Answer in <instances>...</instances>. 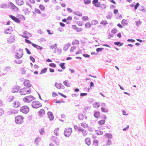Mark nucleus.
I'll return each mask as SVG.
<instances>
[{
  "label": "nucleus",
  "instance_id": "nucleus-32",
  "mask_svg": "<svg viewBox=\"0 0 146 146\" xmlns=\"http://www.w3.org/2000/svg\"><path fill=\"white\" fill-rule=\"evenodd\" d=\"M10 7L12 9H15L17 7L13 4L12 3H10Z\"/></svg>",
  "mask_w": 146,
  "mask_h": 146
},
{
  "label": "nucleus",
  "instance_id": "nucleus-31",
  "mask_svg": "<svg viewBox=\"0 0 146 146\" xmlns=\"http://www.w3.org/2000/svg\"><path fill=\"white\" fill-rule=\"evenodd\" d=\"M82 19L83 21H86L89 20V18L88 17L86 16L82 17Z\"/></svg>",
  "mask_w": 146,
  "mask_h": 146
},
{
  "label": "nucleus",
  "instance_id": "nucleus-36",
  "mask_svg": "<svg viewBox=\"0 0 146 146\" xmlns=\"http://www.w3.org/2000/svg\"><path fill=\"white\" fill-rule=\"evenodd\" d=\"M121 24L123 25H125L127 24V21L126 20L123 19L121 22Z\"/></svg>",
  "mask_w": 146,
  "mask_h": 146
},
{
  "label": "nucleus",
  "instance_id": "nucleus-47",
  "mask_svg": "<svg viewBox=\"0 0 146 146\" xmlns=\"http://www.w3.org/2000/svg\"><path fill=\"white\" fill-rule=\"evenodd\" d=\"M5 33L6 34H9L11 33V31L9 29H7L5 31Z\"/></svg>",
  "mask_w": 146,
  "mask_h": 146
},
{
  "label": "nucleus",
  "instance_id": "nucleus-12",
  "mask_svg": "<svg viewBox=\"0 0 146 146\" xmlns=\"http://www.w3.org/2000/svg\"><path fill=\"white\" fill-rule=\"evenodd\" d=\"M51 139L52 141L54 142L56 144L58 143V139L57 137H55L54 136H53L51 137Z\"/></svg>",
  "mask_w": 146,
  "mask_h": 146
},
{
  "label": "nucleus",
  "instance_id": "nucleus-1",
  "mask_svg": "<svg viewBox=\"0 0 146 146\" xmlns=\"http://www.w3.org/2000/svg\"><path fill=\"white\" fill-rule=\"evenodd\" d=\"M24 119V117L20 115L17 116L15 118V122L17 124H21L23 121Z\"/></svg>",
  "mask_w": 146,
  "mask_h": 146
},
{
  "label": "nucleus",
  "instance_id": "nucleus-48",
  "mask_svg": "<svg viewBox=\"0 0 146 146\" xmlns=\"http://www.w3.org/2000/svg\"><path fill=\"white\" fill-rule=\"evenodd\" d=\"M108 23L107 22L105 21H102L100 23V24L102 25H105L107 24Z\"/></svg>",
  "mask_w": 146,
  "mask_h": 146
},
{
  "label": "nucleus",
  "instance_id": "nucleus-30",
  "mask_svg": "<svg viewBox=\"0 0 146 146\" xmlns=\"http://www.w3.org/2000/svg\"><path fill=\"white\" fill-rule=\"evenodd\" d=\"M47 68H45L42 70L40 72V74H42L45 73L47 72Z\"/></svg>",
  "mask_w": 146,
  "mask_h": 146
},
{
  "label": "nucleus",
  "instance_id": "nucleus-18",
  "mask_svg": "<svg viewBox=\"0 0 146 146\" xmlns=\"http://www.w3.org/2000/svg\"><path fill=\"white\" fill-rule=\"evenodd\" d=\"M13 106L14 107L17 108L20 106V103L18 102H15L13 104Z\"/></svg>",
  "mask_w": 146,
  "mask_h": 146
},
{
  "label": "nucleus",
  "instance_id": "nucleus-22",
  "mask_svg": "<svg viewBox=\"0 0 146 146\" xmlns=\"http://www.w3.org/2000/svg\"><path fill=\"white\" fill-rule=\"evenodd\" d=\"M93 105L94 108H97L100 106V104L99 103L95 102Z\"/></svg>",
  "mask_w": 146,
  "mask_h": 146
},
{
  "label": "nucleus",
  "instance_id": "nucleus-29",
  "mask_svg": "<svg viewBox=\"0 0 146 146\" xmlns=\"http://www.w3.org/2000/svg\"><path fill=\"white\" fill-rule=\"evenodd\" d=\"M8 41L9 43H11L14 41V39L12 36H10L7 40Z\"/></svg>",
  "mask_w": 146,
  "mask_h": 146
},
{
  "label": "nucleus",
  "instance_id": "nucleus-3",
  "mask_svg": "<svg viewBox=\"0 0 146 146\" xmlns=\"http://www.w3.org/2000/svg\"><path fill=\"white\" fill-rule=\"evenodd\" d=\"M98 0H93L92 1V4L94 5L96 7H101L103 8H105L106 7L105 5L104 4L101 5L100 3L98 2Z\"/></svg>",
  "mask_w": 146,
  "mask_h": 146
},
{
  "label": "nucleus",
  "instance_id": "nucleus-33",
  "mask_svg": "<svg viewBox=\"0 0 146 146\" xmlns=\"http://www.w3.org/2000/svg\"><path fill=\"white\" fill-rule=\"evenodd\" d=\"M64 84L67 87L70 86V84L68 82L67 80H66L64 82H63Z\"/></svg>",
  "mask_w": 146,
  "mask_h": 146
},
{
  "label": "nucleus",
  "instance_id": "nucleus-60",
  "mask_svg": "<svg viewBox=\"0 0 146 146\" xmlns=\"http://www.w3.org/2000/svg\"><path fill=\"white\" fill-rule=\"evenodd\" d=\"M34 67L35 68L37 69L39 68V66L36 64H35L34 66Z\"/></svg>",
  "mask_w": 146,
  "mask_h": 146
},
{
  "label": "nucleus",
  "instance_id": "nucleus-50",
  "mask_svg": "<svg viewBox=\"0 0 146 146\" xmlns=\"http://www.w3.org/2000/svg\"><path fill=\"white\" fill-rule=\"evenodd\" d=\"M35 12L41 14V12L38 9H35Z\"/></svg>",
  "mask_w": 146,
  "mask_h": 146
},
{
  "label": "nucleus",
  "instance_id": "nucleus-37",
  "mask_svg": "<svg viewBox=\"0 0 146 146\" xmlns=\"http://www.w3.org/2000/svg\"><path fill=\"white\" fill-rule=\"evenodd\" d=\"M65 63H61L59 64V65L63 69H64L65 68V67L64 66Z\"/></svg>",
  "mask_w": 146,
  "mask_h": 146
},
{
  "label": "nucleus",
  "instance_id": "nucleus-15",
  "mask_svg": "<svg viewBox=\"0 0 146 146\" xmlns=\"http://www.w3.org/2000/svg\"><path fill=\"white\" fill-rule=\"evenodd\" d=\"M85 142L86 144L88 146H90L91 144V141L89 138H86L85 140Z\"/></svg>",
  "mask_w": 146,
  "mask_h": 146
},
{
  "label": "nucleus",
  "instance_id": "nucleus-55",
  "mask_svg": "<svg viewBox=\"0 0 146 146\" xmlns=\"http://www.w3.org/2000/svg\"><path fill=\"white\" fill-rule=\"evenodd\" d=\"M87 95V94L86 93H81L80 94V96H86Z\"/></svg>",
  "mask_w": 146,
  "mask_h": 146
},
{
  "label": "nucleus",
  "instance_id": "nucleus-21",
  "mask_svg": "<svg viewBox=\"0 0 146 146\" xmlns=\"http://www.w3.org/2000/svg\"><path fill=\"white\" fill-rule=\"evenodd\" d=\"M98 140H95L93 141V146H98Z\"/></svg>",
  "mask_w": 146,
  "mask_h": 146
},
{
  "label": "nucleus",
  "instance_id": "nucleus-44",
  "mask_svg": "<svg viewBox=\"0 0 146 146\" xmlns=\"http://www.w3.org/2000/svg\"><path fill=\"white\" fill-rule=\"evenodd\" d=\"M40 139L38 138H37L36 139L35 142V143L37 144L39 141H40Z\"/></svg>",
  "mask_w": 146,
  "mask_h": 146
},
{
  "label": "nucleus",
  "instance_id": "nucleus-16",
  "mask_svg": "<svg viewBox=\"0 0 146 146\" xmlns=\"http://www.w3.org/2000/svg\"><path fill=\"white\" fill-rule=\"evenodd\" d=\"M16 2L19 5H21L24 4V2L23 0H16Z\"/></svg>",
  "mask_w": 146,
  "mask_h": 146
},
{
  "label": "nucleus",
  "instance_id": "nucleus-26",
  "mask_svg": "<svg viewBox=\"0 0 146 146\" xmlns=\"http://www.w3.org/2000/svg\"><path fill=\"white\" fill-rule=\"evenodd\" d=\"M81 124V126L84 128H87L88 127V125L85 122H82Z\"/></svg>",
  "mask_w": 146,
  "mask_h": 146
},
{
  "label": "nucleus",
  "instance_id": "nucleus-39",
  "mask_svg": "<svg viewBox=\"0 0 146 146\" xmlns=\"http://www.w3.org/2000/svg\"><path fill=\"white\" fill-rule=\"evenodd\" d=\"M49 65L50 66L53 68H55L56 67V65L54 63H50Z\"/></svg>",
  "mask_w": 146,
  "mask_h": 146
},
{
  "label": "nucleus",
  "instance_id": "nucleus-8",
  "mask_svg": "<svg viewBox=\"0 0 146 146\" xmlns=\"http://www.w3.org/2000/svg\"><path fill=\"white\" fill-rule=\"evenodd\" d=\"M74 128L76 130H79L80 131H83V135H85L86 133V132L85 131H84V129H82V128L80 127L79 125H74Z\"/></svg>",
  "mask_w": 146,
  "mask_h": 146
},
{
  "label": "nucleus",
  "instance_id": "nucleus-2",
  "mask_svg": "<svg viewBox=\"0 0 146 146\" xmlns=\"http://www.w3.org/2000/svg\"><path fill=\"white\" fill-rule=\"evenodd\" d=\"M29 88H24L21 89L20 91V94L21 95H25L29 94L31 91Z\"/></svg>",
  "mask_w": 146,
  "mask_h": 146
},
{
  "label": "nucleus",
  "instance_id": "nucleus-45",
  "mask_svg": "<svg viewBox=\"0 0 146 146\" xmlns=\"http://www.w3.org/2000/svg\"><path fill=\"white\" fill-rule=\"evenodd\" d=\"M139 3H137L134 6V9L136 10L138 7L139 6Z\"/></svg>",
  "mask_w": 146,
  "mask_h": 146
},
{
  "label": "nucleus",
  "instance_id": "nucleus-9",
  "mask_svg": "<svg viewBox=\"0 0 146 146\" xmlns=\"http://www.w3.org/2000/svg\"><path fill=\"white\" fill-rule=\"evenodd\" d=\"M23 52L20 50H18L17 51L15 57L16 58H20L22 56Z\"/></svg>",
  "mask_w": 146,
  "mask_h": 146
},
{
  "label": "nucleus",
  "instance_id": "nucleus-43",
  "mask_svg": "<svg viewBox=\"0 0 146 146\" xmlns=\"http://www.w3.org/2000/svg\"><path fill=\"white\" fill-rule=\"evenodd\" d=\"M103 48H98L96 49V51L97 52H99L102 51L103 49Z\"/></svg>",
  "mask_w": 146,
  "mask_h": 146
},
{
  "label": "nucleus",
  "instance_id": "nucleus-25",
  "mask_svg": "<svg viewBox=\"0 0 146 146\" xmlns=\"http://www.w3.org/2000/svg\"><path fill=\"white\" fill-rule=\"evenodd\" d=\"M54 134L57 136V135H59V131L58 128L56 129L54 131Z\"/></svg>",
  "mask_w": 146,
  "mask_h": 146
},
{
  "label": "nucleus",
  "instance_id": "nucleus-11",
  "mask_svg": "<svg viewBox=\"0 0 146 146\" xmlns=\"http://www.w3.org/2000/svg\"><path fill=\"white\" fill-rule=\"evenodd\" d=\"M9 16L15 22L18 23H20V20L15 17H14L12 15H10Z\"/></svg>",
  "mask_w": 146,
  "mask_h": 146
},
{
  "label": "nucleus",
  "instance_id": "nucleus-42",
  "mask_svg": "<svg viewBox=\"0 0 146 146\" xmlns=\"http://www.w3.org/2000/svg\"><path fill=\"white\" fill-rule=\"evenodd\" d=\"M39 7L40 9L42 10H44L45 9L44 6L42 4H41L39 5Z\"/></svg>",
  "mask_w": 146,
  "mask_h": 146
},
{
  "label": "nucleus",
  "instance_id": "nucleus-58",
  "mask_svg": "<svg viewBox=\"0 0 146 146\" xmlns=\"http://www.w3.org/2000/svg\"><path fill=\"white\" fill-rule=\"evenodd\" d=\"M25 50H26L27 53L28 54H31V52H30V51L27 48H25Z\"/></svg>",
  "mask_w": 146,
  "mask_h": 146
},
{
  "label": "nucleus",
  "instance_id": "nucleus-19",
  "mask_svg": "<svg viewBox=\"0 0 146 146\" xmlns=\"http://www.w3.org/2000/svg\"><path fill=\"white\" fill-rule=\"evenodd\" d=\"M19 86H15V87H13V92H17L19 89Z\"/></svg>",
  "mask_w": 146,
  "mask_h": 146
},
{
  "label": "nucleus",
  "instance_id": "nucleus-10",
  "mask_svg": "<svg viewBox=\"0 0 146 146\" xmlns=\"http://www.w3.org/2000/svg\"><path fill=\"white\" fill-rule=\"evenodd\" d=\"M45 115V112L43 109H41L38 111V115L40 117H43Z\"/></svg>",
  "mask_w": 146,
  "mask_h": 146
},
{
  "label": "nucleus",
  "instance_id": "nucleus-51",
  "mask_svg": "<svg viewBox=\"0 0 146 146\" xmlns=\"http://www.w3.org/2000/svg\"><path fill=\"white\" fill-rule=\"evenodd\" d=\"M58 94H59L60 95V96H62L64 98H66V96L65 95H64L63 94H62V93H60V92H58Z\"/></svg>",
  "mask_w": 146,
  "mask_h": 146
},
{
  "label": "nucleus",
  "instance_id": "nucleus-24",
  "mask_svg": "<svg viewBox=\"0 0 146 146\" xmlns=\"http://www.w3.org/2000/svg\"><path fill=\"white\" fill-rule=\"evenodd\" d=\"M98 23V21L96 20H93L91 22L92 25H97Z\"/></svg>",
  "mask_w": 146,
  "mask_h": 146
},
{
  "label": "nucleus",
  "instance_id": "nucleus-52",
  "mask_svg": "<svg viewBox=\"0 0 146 146\" xmlns=\"http://www.w3.org/2000/svg\"><path fill=\"white\" fill-rule=\"evenodd\" d=\"M30 60H31L33 62H35V59L33 57L31 56H30Z\"/></svg>",
  "mask_w": 146,
  "mask_h": 146
},
{
  "label": "nucleus",
  "instance_id": "nucleus-34",
  "mask_svg": "<svg viewBox=\"0 0 146 146\" xmlns=\"http://www.w3.org/2000/svg\"><path fill=\"white\" fill-rule=\"evenodd\" d=\"M114 44L116 45L121 46L123 45V43H121L119 42H115Z\"/></svg>",
  "mask_w": 146,
  "mask_h": 146
},
{
  "label": "nucleus",
  "instance_id": "nucleus-23",
  "mask_svg": "<svg viewBox=\"0 0 146 146\" xmlns=\"http://www.w3.org/2000/svg\"><path fill=\"white\" fill-rule=\"evenodd\" d=\"M100 113L98 111L95 112L94 114V116L96 118H98L99 117H100Z\"/></svg>",
  "mask_w": 146,
  "mask_h": 146
},
{
  "label": "nucleus",
  "instance_id": "nucleus-57",
  "mask_svg": "<svg viewBox=\"0 0 146 146\" xmlns=\"http://www.w3.org/2000/svg\"><path fill=\"white\" fill-rule=\"evenodd\" d=\"M56 47V44H54L53 45L50 46V48L52 49V48H55Z\"/></svg>",
  "mask_w": 146,
  "mask_h": 146
},
{
  "label": "nucleus",
  "instance_id": "nucleus-7",
  "mask_svg": "<svg viewBox=\"0 0 146 146\" xmlns=\"http://www.w3.org/2000/svg\"><path fill=\"white\" fill-rule=\"evenodd\" d=\"M72 132V129L71 128H68L65 129L64 134L65 136L68 137L70 135Z\"/></svg>",
  "mask_w": 146,
  "mask_h": 146
},
{
  "label": "nucleus",
  "instance_id": "nucleus-20",
  "mask_svg": "<svg viewBox=\"0 0 146 146\" xmlns=\"http://www.w3.org/2000/svg\"><path fill=\"white\" fill-rule=\"evenodd\" d=\"M92 24L89 22L86 23L85 25V27L86 28L88 29L91 27Z\"/></svg>",
  "mask_w": 146,
  "mask_h": 146
},
{
  "label": "nucleus",
  "instance_id": "nucleus-13",
  "mask_svg": "<svg viewBox=\"0 0 146 146\" xmlns=\"http://www.w3.org/2000/svg\"><path fill=\"white\" fill-rule=\"evenodd\" d=\"M24 84L25 86L28 87H30L31 86L29 81L28 80H25L24 81Z\"/></svg>",
  "mask_w": 146,
  "mask_h": 146
},
{
  "label": "nucleus",
  "instance_id": "nucleus-46",
  "mask_svg": "<svg viewBox=\"0 0 146 146\" xmlns=\"http://www.w3.org/2000/svg\"><path fill=\"white\" fill-rule=\"evenodd\" d=\"M97 133L99 135H101L103 134V132L102 131L98 130L97 131Z\"/></svg>",
  "mask_w": 146,
  "mask_h": 146
},
{
  "label": "nucleus",
  "instance_id": "nucleus-17",
  "mask_svg": "<svg viewBox=\"0 0 146 146\" xmlns=\"http://www.w3.org/2000/svg\"><path fill=\"white\" fill-rule=\"evenodd\" d=\"M86 119L87 117L86 116L84 117L82 114H80L78 116V119L80 120H83L84 118Z\"/></svg>",
  "mask_w": 146,
  "mask_h": 146
},
{
  "label": "nucleus",
  "instance_id": "nucleus-53",
  "mask_svg": "<svg viewBox=\"0 0 146 146\" xmlns=\"http://www.w3.org/2000/svg\"><path fill=\"white\" fill-rule=\"evenodd\" d=\"M36 48L38 50H41L42 49V48L39 45H38L36 47Z\"/></svg>",
  "mask_w": 146,
  "mask_h": 146
},
{
  "label": "nucleus",
  "instance_id": "nucleus-56",
  "mask_svg": "<svg viewBox=\"0 0 146 146\" xmlns=\"http://www.w3.org/2000/svg\"><path fill=\"white\" fill-rule=\"evenodd\" d=\"M25 41H26V42L28 43V44H32V43L29 40H27V39H25Z\"/></svg>",
  "mask_w": 146,
  "mask_h": 146
},
{
  "label": "nucleus",
  "instance_id": "nucleus-61",
  "mask_svg": "<svg viewBox=\"0 0 146 146\" xmlns=\"http://www.w3.org/2000/svg\"><path fill=\"white\" fill-rule=\"evenodd\" d=\"M57 94L56 93L53 92L52 93V96L53 97H56L57 96Z\"/></svg>",
  "mask_w": 146,
  "mask_h": 146
},
{
  "label": "nucleus",
  "instance_id": "nucleus-49",
  "mask_svg": "<svg viewBox=\"0 0 146 146\" xmlns=\"http://www.w3.org/2000/svg\"><path fill=\"white\" fill-rule=\"evenodd\" d=\"M39 132L41 134H43L44 132V129L43 128L41 129L40 130Z\"/></svg>",
  "mask_w": 146,
  "mask_h": 146
},
{
  "label": "nucleus",
  "instance_id": "nucleus-14",
  "mask_svg": "<svg viewBox=\"0 0 146 146\" xmlns=\"http://www.w3.org/2000/svg\"><path fill=\"white\" fill-rule=\"evenodd\" d=\"M48 115L50 120H52L54 119V116L52 112H48Z\"/></svg>",
  "mask_w": 146,
  "mask_h": 146
},
{
  "label": "nucleus",
  "instance_id": "nucleus-64",
  "mask_svg": "<svg viewBox=\"0 0 146 146\" xmlns=\"http://www.w3.org/2000/svg\"><path fill=\"white\" fill-rule=\"evenodd\" d=\"M117 31L116 29H113L112 31V32L113 33H116Z\"/></svg>",
  "mask_w": 146,
  "mask_h": 146
},
{
  "label": "nucleus",
  "instance_id": "nucleus-27",
  "mask_svg": "<svg viewBox=\"0 0 146 146\" xmlns=\"http://www.w3.org/2000/svg\"><path fill=\"white\" fill-rule=\"evenodd\" d=\"M98 124L100 125H104L105 123V120H102L99 121H98Z\"/></svg>",
  "mask_w": 146,
  "mask_h": 146
},
{
  "label": "nucleus",
  "instance_id": "nucleus-63",
  "mask_svg": "<svg viewBox=\"0 0 146 146\" xmlns=\"http://www.w3.org/2000/svg\"><path fill=\"white\" fill-rule=\"evenodd\" d=\"M49 70H50V72H54V70L53 69H52V68H49Z\"/></svg>",
  "mask_w": 146,
  "mask_h": 146
},
{
  "label": "nucleus",
  "instance_id": "nucleus-54",
  "mask_svg": "<svg viewBox=\"0 0 146 146\" xmlns=\"http://www.w3.org/2000/svg\"><path fill=\"white\" fill-rule=\"evenodd\" d=\"M83 56L85 57L88 58L90 56L88 54H83Z\"/></svg>",
  "mask_w": 146,
  "mask_h": 146
},
{
  "label": "nucleus",
  "instance_id": "nucleus-5",
  "mask_svg": "<svg viewBox=\"0 0 146 146\" xmlns=\"http://www.w3.org/2000/svg\"><path fill=\"white\" fill-rule=\"evenodd\" d=\"M34 99V97L31 96H29L25 97L23 99L24 102L26 103H29L31 102Z\"/></svg>",
  "mask_w": 146,
  "mask_h": 146
},
{
  "label": "nucleus",
  "instance_id": "nucleus-6",
  "mask_svg": "<svg viewBox=\"0 0 146 146\" xmlns=\"http://www.w3.org/2000/svg\"><path fill=\"white\" fill-rule=\"evenodd\" d=\"M32 106L33 108H38L41 106V104L38 101H33L32 103Z\"/></svg>",
  "mask_w": 146,
  "mask_h": 146
},
{
  "label": "nucleus",
  "instance_id": "nucleus-41",
  "mask_svg": "<svg viewBox=\"0 0 146 146\" xmlns=\"http://www.w3.org/2000/svg\"><path fill=\"white\" fill-rule=\"evenodd\" d=\"M84 3L85 4H89L90 3V0H84Z\"/></svg>",
  "mask_w": 146,
  "mask_h": 146
},
{
  "label": "nucleus",
  "instance_id": "nucleus-40",
  "mask_svg": "<svg viewBox=\"0 0 146 146\" xmlns=\"http://www.w3.org/2000/svg\"><path fill=\"white\" fill-rule=\"evenodd\" d=\"M101 110L102 111L104 112L107 113L108 111V110L106 108H102Z\"/></svg>",
  "mask_w": 146,
  "mask_h": 146
},
{
  "label": "nucleus",
  "instance_id": "nucleus-38",
  "mask_svg": "<svg viewBox=\"0 0 146 146\" xmlns=\"http://www.w3.org/2000/svg\"><path fill=\"white\" fill-rule=\"evenodd\" d=\"M72 43L74 44H79V42L78 40H75L73 41Z\"/></svg>",
  "mask_w": 146,
  "mask_h": 146
},
{
  "label": "nucleus",
  "instance_id": "nucleus-28",
  "mask_svg": "<svg viewBox=\"0 0 146 146\" xmlns=\"http://www.w3.org/2000/svg\"><path fill=\"white\" fill-rule=\"evenodd\" d=\"M56 87L58 89H60L63 86V85L61 84H55Z\"/></svg>",
  "mask_w": 146,
  "mask_h": 146
},
{
  "label": "nucleus",
  "instance_id": "nucleus-62",
  "mask_svg": "<svg viewBox=\"0 0 146 146\" xmlns=\"http://www.w3.org/2000/svg\"><path fill=\"white\" fill-rule=\"evenodd\" d=\"M129 125H127L126 127H125L123 128V130L124 131H125L127 129L129 128Z\"/></svg>",
  "mask_w": 146,
  "mask_h": 146
},
{
  "label": "nucleus",
  "instance_id": "nucleus-35",
  "mask_svg": "<svg viewBox=\"0 0 146 146\" xmlns=\"http://www.w3.org/2000/svg\"><path fill=\"white\" fill-rule=\"evenodd\" d=\"M72 27L74 29H75L77 31H81L80 29H79L75 25H72Z\"/></svg>",
  "mask_w": 146,
  "mask_h": 146
},
{
  "label": "nucleus",
  "instance_id": "nucleus-59",
  "mask_svg": "<svg viewBox=\"0 0 146 146\" xmlns=\"http://www.w3.org/2000/svg\"><path fill=\"white\" fill-rule=\"evenodd\" d=\"M118 10L117 9L114 10V11H113V13L115 14H117V13H118Z\"/></svg>",
  "mask_w": 146,
  "mask_h": 146
},
{
  "label": "nucleus",
  "instance_id": "nucleus-4",
  "mask_svg": "<svg viewBox=\"0 0 146 146\" xmlns=\"http://www.w3.org/2000/svg\"><path fill=\"white\" fill-rule=\"evenodd\" d=\"M29 107L26 105L21 107L20 109V111L24 113H27L29 112Z\"/></svg>",
  "mask_w": 146,
  "mask_h": 146
}]
</instances>
